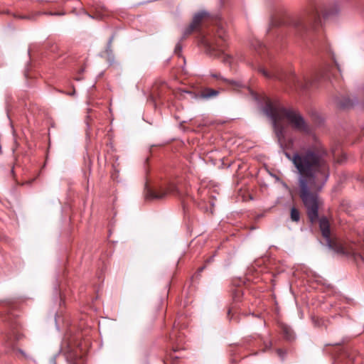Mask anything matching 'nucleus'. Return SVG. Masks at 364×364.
<instances>
[{
	"label": "nucleus",
	"instance_id": "1a4fd4ad",
	"mask_svg": "<svg viewBox=\"0 0 364 364\" xmlns=\"http://www.w3.org/2000/svg\"><path fill=\"white\" fill-rule=\"evenodd\" d=\"M210 16V14L205 11L201 10L198 12H197L193 18L192 23L195 25L196 27H198V29L199 28L200 26L201 25L202 22L208 18Z\"/></svg>",
	"mask_w": 364,
	"mask_h": 364
},
{
	"label": "nucleus",
	"instance_id": "a211bd4d",
	"mask_svg": "<svg viewBox=\"0 0 364 364\" xmlns=\"http://www.w3.org/2000/svg\"><path fill=\"white\" fill-rule=\"evenodd\" d=\"M113 39H114V36H112L108 41L107 50H110Z\"/></svg>",
	"mask_w": 364,
	"mask_h": 364
},
{
	"label": "nucleus",
	"instance_id": "f8f14e48",
	"mask_svg": "<svg viewBox=\"0 0 364 364\" xmlns=\"http://www.w3.org/2000/svg\"><path fill=\"white\" fill-rule=\"evenodd\" d=\"M282 333L284 336V338L288 340V341H292L294 339V331H292V329L286 326V325H283L282 326Z\"/></svg>",
	"mask_w": 364,
	"mask_h": 364
},
{
	"label": "nucleus",
	"instance_id": "9b49d317",
	"mask_svg": "<svg viewBox=\"0 0 364 364\" xmlns=\"http://www.w3.org/2000/svg\"><path fill=\"white\" fill-rule=\"evenodd\" d=\"M218 94L219 92L218 90L211 88H205L200 92V95H198L197 97L203 100H208L210 98L218 96Z\"/></svg>",
	"mask_w": 364,
	"mask_h": 364
},
{
	"label": "nucleus",
	"instance_id": "4468645a",
	"mask_svg": "<svg viewBox=\"0 0 364 364\" xmlns=\"http://www.w3.org/2000/svg\"><path fill=\"white\" fill-rule=\"evenodd\" d=\"M197 30L198 27L191 23V24L184 29L182 38H186L187 36L191 34L194 31Z\"/></svg>",
	"mask_w": 364,
	"mask_h": 364
},
{
	"label": "nucleus",
	"instance_id": "6ab92c4d",
	"mask_svg": "<svg viewBox=\"0 0 364 364\" xmlns=\"http://www.w3.org/2000/svg\"><path fill=\"white\" fill-rule=\"evenodd\" d=\"M71 364H83L82 360L81 359L78 360H71Z\"/></svg>",
	"mask_w": 364,
	"mask_h": 364
},
{
	"label": "nucleus",
	"instance_id": "39448f33",
	"mask_svg": "<svg viewBox=\"0 0 364 364\" xmlns=\"http://www.w3.org/2000/svg\"><path fill=\"white\" fill-rule=\"evenodd\" d=\"M319 227L322 235L326 240V246L329 249L353 258L358 264L360 262L364 263V257L362 255L354 250H347L341 244L332 242L331 239L330 225L326 218H321L319 220Z\"/></svg>",
	"mask_w": 364,
	"mask_h": 364
},
{
	"label": "nucleus",
	"instance_id": "9d476101",
	"mask_svg": "<svg viewBox=\"0 0 364 364\" xmlns=\"http://www.w3.org/2000/svg\"><path fill=\"white\" fill-rule=\"evenodd\" d=\"M210 75L213 77H214V78H216V79H218V80H222L223 81H224L228 85H230L232 87H242L245 86L244 84L242 82L225 78L220 74H214V73H213Z\"/></svg>",
	"mask_w": 364,
	"mask_h": 364
},
{
	"label": "nucleus",
	"instance_id": "7ed1b4c3",
	"mask_svg": "<svg viewBox=\"0 0 364 364\" xmlns=\"http://www.w3.org/2000/svg\"><path fill=\"white\" fill-rule=\"evenodd\" d=\"M338 9L328 11L326 7L319 4L313 5L308 12V16L304 19L296 18L291 21L292 27L296 35L301 38H307L312 41L313 35L318 32L321 26L322 15L323 18H327L333 14H337Z\"/></svg>",
	"mask_w": 364,
	"mask_h": 364
},
{
	"label": "nucleus",
	"instance_id": "412c9836",
	"mask_svg": "<svg viewBox=\"0 0 364 364\" xmlns=\"http://www.w3.org/2000/svg\"><path fill=\"white\" fill-rule=\"evenodd\" d=\"M204 269H205V266L201 267H200V268L198 269V272H203V270Z\"/></svg>",
	"mask_w": 364,
	"mask_h": 364
},
{
	"label": "nucleus",
	"instance_id": "2eb2a0df",
	"mask_svg": "<svg viewBox=\"0 0 364 364\" xmlns=\"http://www.w3.org/2000/svg\"><path fill=\"white\" fill-rule=\"evenodd\" d=\"M278 355L283 360L285 357L286 353L282 349H277Z\"/></svg>",
	"mask_w": 364,
	"mask_h": 364
},
{
	"label": "nucleus",
	"instance_id": "aec40b11",
	"mask_svg": "<svg viewBox=\"0 0 364 364\" xmlns=\"http://www.w3.org/2000/svg\"><path fill=\"white\" fill-rule=\"evenodd\" d=\"M271 346H272L271 342H269L267 344H266V348H269L271 347Z\"/></svg>",
	"mask_w": 364,
	"mask_h": 364
},
{
	"label": "nucleus",
	"instance_id": "423d86ee",
	"mask_svg": "<svg viewBox=\"0 0 364 364\" xmlns=\"http://www.w3.org/2000/svg\"><path fill=\"white\" fill-rule=\"evenodd\" d=\"M264 76L268 78H275L279 80H287V83L291 87H299L301 89H306L309 86L314 84L315 81L319 80L320 78L327 79L329 77L328 73L324 72L319 75L315 77L314 80L308 77H300L295 74H291L285 79L282 75L278 72L269 73L264 68H259V70Z\"/></svg>",
	"mask_w": 364,
	"mask_h": 364
},
{
	"label": "nucleus",
	"instance_id": "4be33fe9",
	"mask_svg": "<svg viewBox=\"0 0 364 364\" xmlns=\"http://www.w3.org/2000/svg\"><path fill=\"white\" fill-rule=\"evenodd\" d=\"M336 65L337 66V68H338V71L341 72V68H340L339 65L337 63H336Z\"/></svg>",
	"mask_w": 364,
	"mask_h": 364
},
{
	"label": "nucleus",
	"instance_id": "b1692460",
	"mask_svg": "<svg viewBox=\"0 0 364 364\" xmlns=\"http://www.w3.org/2000/svg\"><path fill=\"white\" fill-rule=\"evenodd\" d=\"M230 313H231V310H228V316H230Z\"/></svg>",
	"mask_w": 364,
	"mask_h": 364
},
{
	"label": "nucleus",
	"instance_id": "0eeeda50",
	"mask_svg": "<svg viewBox=\"0 0 364 364\" xmlns=\"http://www.w3.org/2000/svg\"><path fill=\"white\" fill-rule=\"evenodd\" d=\"M167 194H171L178 198H182L183 196L176 184L170 183L167 188H161L158 190L147 189L145 197L147 200H160Z\"/></svg>",
	"mask_w": 364,
	"mask_h": 364
},
{
	"label": "nucleus",
	"instance_id": "20e7f679",
	"mask_svg": "<svg viewBox=\"0 0 364 364\" xmlns=\"http://www.w3.org/2000/svg\"><path fill=\"white\" fill-rule=\"evenodd\" d=\"M228 34L223 25L217 26L215 34L210 39L203 38L201 44L205 53L211 57L222 58L224 63H231V55L225 53L228 46Z\"/></svg>",
	"mask_w": 364,
	"mask_h": 364
},
{
	"label": "nucleus",
	"instance_id": "dca6fc26",
	"mask_svg": "<svg viewBox=\"0 0 364 364\" xmlns=\"http://www.w3.org/2000/svg\"><path fill=\"white\" fill-rule=\"evenodd\" d=\"M182 50V46L180 43H178L175 47V53H180Z\"/></svg>",
	"mask_w": 364,
	"mask_h": 364
},
{
	"label": "nucleus",
	"instance_id": "ddd939ff",
	"mask_svg": "<svg viewBox=\"0 0 364 364\" xmlns=\"http://www.w3.org/2000/svg\"><path fill=\"white\" fill-rule=\"evenodd\" d=\"M291 219L294 222H299L300 220V213L297 208L292 207L290 213Z\"/></svg>",
	"mask_w": 364,
	"mask_h": 364
},
{
	"label": "nucleus",
	"instance_id": "f03ea898",
	"mask_svg": "<svg viewBox=\"0 0 364 364\" xmlns=\"http://www.w3.org/2000/svg\"><path fill=\"white\" fill-rule=\"evenodd\" d=\"M264 114L272 120L276 135L281 140L284 137V128L279 124L282 119H287L290 126L296 131L309 134L311 128L299 112L286 108L279 101L268 100L263 109Z\"/></svg>",
	"mask_w": 364,
	"mask_h": 364
},
{
	"label": "nucleus",
	"instance_id": "f3484780",
	"mask_svg": "<svg viewBox=\"0 0 364 364\" xmlns=\"http://www.w3.org/2000/svg\"><path fill=\"white\" fill-rule=\"evenodd\" d=\"M254 46L256 50H259V49L262 48V47H264V45L263 44V43H262L260 41H257V45H254Z\"/></svg>",
	"mask_w": 364,
	"mask_h": 364
},
{
	"label": "nucleus",
	"instance_id": "5701e85b",
	"mask_svg": "<svg viewBox=\"0 0 364 364\" xmlns=\"http://www.w3.org/2000/svg\"><path fill=\"white\" fill-rule=\"evenodd\" d=\"M213 259V257H210L208 260H207V262H210Z\"/></svg>",
	"mask_w": 364,
	"mask_h": 364
},
{
	"label": "nucleus",
	"instance_id": "6e6552de",
	"mask_svg": "<svg viewBox=\"0 0 364 364\" xmlns=\"http://www.w3.org/2000/svg\"><path fill=\"white\" fill-rule=\"evenodd\" d=\"M336 105L342 109H348L353 107L358 104V100L355 97L352 98L343 97L341 99H337L336 101Z\"/></svg>",
	"mask_w": 364,
	"mask_h": 364
},
{
	"label": "nucleus",
	"instance_id": "f257e3e1",
	"mask_svg": "<svg viewBox=\"0 0 364 364\" xmlns=\"http://www.w3.org/2000/svg\"><path fill=\"white\" fill-rule=\"evenodd\" d=\"M298 173L299 197L311 223L318 219V210L323 202L319 197L330 176L326 151L320 144L310 145L293 154L284 151Z\"/></svg>",
	"mask_w": 364,
	"mask_h": 364
}]
</instances>
